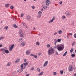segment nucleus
<instances>
[{"mask_svg": "<svg viewBox=\"0 0 76 76\" xmlns=\"http://www.w3.org/2000/svg\"><path fill=\"white\" fill-rule=\"evenodd\" d=\"M48 55H51L52 54L54 53V50L53 49H51L49 50L48 51Z\"/></svg>", "mask_w": 76, "mask_h": 76, "instance_id": "nucleus-1", "label": "nucleus"}, {"mask_svg": "<svg viewBox=\"0 0 76 76\" xmlns=\"http://www.w3.org/2000/svg\"><path fill=\"white\" fill-rule=\"evenodd\" d=\"M62 47L61 46H59L57 47V49L59 51H63V50L64 48V45H62Z\"/></svg>", "mask_w": 76, "mask_h": 76, "instance_id": "nucleus-2", "label": "nucleus"}, {"mask_svg": "<svg viewBox=\"0 0 76 76\" xmlns=\"http://www.w3.org/2000/svg\"><path fill=\"white\" fill-rule=\"evenodd\" d=\"M19 34L20 37L22 38H24L25 37V35L23 34V30H20L19 32Z\"/></svg>", "mask_w": 76, "mask_h": 76, "instance_id": "nucleus-3", "label": "nucleus"}, {"mask_svg": "<svg viewBox=\"0 0 76 76\" xmlns=\"http://www.w3.org/2000/svg\"><path fill=\"white\" fill-rule=\"evenodd\" d=\"M73 65H70L68 67V70L70 72H72L73 70Z\"/></svg>", "mask_w": 76, "mask_h": 76, "instance_id": "nucleus-4", "label": "nucleus"}, {"mask_svg": "<svg viewBox=\"0 0 76 76\" xmlns=\"http://www.w3.org/2000/svg\"><path fill=\"white\" fill-rule=\"evenodd\" d=\"M65 14L66 16H67L69 17L70 15H71V13H70V12L69 11H66L65 12Z\"/></svg>", "mask_w": 76, "mask_h": 76, "instance_id": "nucleus-5", "label": "nucleus"}, {"mask_svg": "<svg viewBox=\"0 0 76 76\" xmlns=\"http://www.w3.org/2000/svg\"><path fill=\"white\" fill-rule=\"evenodd\" d=\"M14 46H15V45H14V44H13L11 45V47L9 49V50L10 51H12V49H13V47Z\"/></svg>", "mask_w": 76, "mask_h": 76, "instance_id": "nucleus-6", "label": "nucleus"}, {"mask_svg": "<svg viewBox=\"0 0 76 76\" xmlns=\"http://www.w3.org/2000/svg\"><path fill=\"white\" fill-rule=\"evenodd\" d=\"M30 54L31 52L29 50H27L26 52V54L27 56L29 55Z\"/></svg>", "mask_w": 76, "mask_h": 76, "instance_id": "nucleus-7", "label": "nucleus"}, {"mask_svg": "<svg viewBox=\"0 0 76 76\" xmlns=\"http://www.w3.org/2000/svg\"><path fill=\"white\" fill-rule=\"evenodd\" d=\"M47 64H48V61H47L45 62L43 65V67H45L47 66Z\"/></svg>", "mask_w": 76, "mask_h": 76, "instance_id": "nucleus-8", "label": "nucleus"}, {"mask_svg": "<svg viewBox=\"0 0 76 76\" xmlns=\"http://www.w3.org/2000/svg\"><path fill=\"white\" fill-rule=\"evenodd\" d=\"M26 18L27 20H29L31 19V16L29 15H27L26 16Z\"/></svg>", "mask_w": 76, "mask_h": 76, "instance_id": "nucleus-9", "label": "nucleus"}, {"mask_svg": "<svg viewBox=\"0 0 76 76\" xmlns=\"http://www.w3.org/2000/svg\"><path fill=\"white\" fill-rule=\"evenodd\" d=\"M54 20H55V17H53L52 19L49 22V23H51V22H53Z\"/></svg>", "mask_w": 76, "mask_h": 76, "instance_id": "nucleus-10", "label": "nucleus"}, {"mask_svg": "<svg viewBox=\"0 0 76 76\" xmlns=\"http://www.w3.org/2000/svg\"><path fill=\"white\" fill-rule=\"evenodd\" d=\"M20 58H18L15 61V63H18V62H19L20 61Z\"/></svg>", "mask_w": 76, "mask_h": 76, "instance_id": "nucleus-11", "label": "nucleus"}, {"mask_svg": "<svg viewBox=\"0 0 76 76\" xmlns=\"http://www.w3.org/2000/svg\"><path fill=\"white\" fill-rule=\"evenodd\" d=\"M30 56H32L33 57H34V58H37V57H38V56H37V55H34L33 54H30Z\"/></svg>", "mask_w": 76, "mask_h": 76, "instance_id": "nucleus-12", "label": "nucleus"}, {"mask_svg": "<svg viewBox=\"0 0 76 76\" xmlns=\"http://www.w3.org/2000/svg\"><path fill=\"white\" fill-rule=\"evenodd\" d=\"M22 24H23V26H24L25 28H28V26H27V25L26 24H25L24 22H23L22 23Z\"/></svg>", "mask_w": 76, "mask_h": 76, "instance_id": "nucleus-13", "label": "nucleus"}, {"mask_svg": "<svg viewBox=\"0 0 76 76\" xmlns=\"http://www.w3.org/2000/svg\"><path fill=\"white\" fill-rule=\"evenodd\" d=\"M9 6H10L9 4H7L5 5V7L7 8H8V7H9Z\"/></svg>", "mask_w": 76, "mask_h": 76, "instance_id": "nucleus-14", "label": "nucleus"}, {"mask_svg": "<svg viewBox=\"0 0 76 76\" xmlns=\"http://www.w3.org/2000/svg\"><path fill=\"white\" fill-rule=\"evenodd\" d=\"M45 4L46 6H49V5H50V3L47 0L45 1Z\"/></svg>", "mask_w": 76, "mask_h": 76, "instance_id": "nucleus-15", "label": "nucleus"}, {"mask_svg": "<svg viewBox=\"0 0 76 76\" xmlns=\"http://www.w3.org/2000/svg\"><path fill=\"white\" fill-rule=\"evenodd\" d=\"M8 28H9V27L8 26H6L4 27V29L5 30H7V29H8Z\"/></svg>", "mask_w": 76, "mask_h": 76, "instance_id": "nucleus-16", "label": "nucleus"}, {"mask_svg": "<svg viewBox=\"0 0 76 76\" xmlns=\"http://www.w3.org/2000/svg\"><path fill=\"white\" fill-rule=\"evenodd\" d=\"M36 45H38V46H39V45H40V43H39V42H36Z\"/></svg>", "mask_w": 76, "mask_h": 76, "instance_id": "nucleus-17", "label": "nucleus"}, {"mask_svg": "<svg viewBox=\"0 0 76 76\" xmlns=\"http://www.w3.org/2000/svg\"><path fill=\"white\" fill-rule=\"evenodd\" d=\"M7 49L6 48H2L1 49H0L1 51H5Z\"/></svg>", "mask_w": 76, "mask_h": 76, "instance_id": "nucleus-18", "label": "nucleus"}, {"mask_svg": "<svg viewBox=\"0 0 76 76\" xmlns=\"http://www.w3.org/2000/svg\"><path fill=\"white\" fill-rule=\"evenodd\" d=\"M21 45L23 47L25 46V42H23L21 43Z\"/></svg>", "mask_w": 76, "mask_h": 76, "instance_id": "nucleus-19", "label": "nucleus"}, {"mask_svg": "<svg viewBox=\"0 0 76 76\" xmlns=\"http://www.w3.org/2000/svg\"><path fill=\"white\" fill-rule=\"evenodd\" d=\"M23 65H24V66H27V65H28V63L27 62H25L23 63Z\"/></svg>", "mask_w": 76, "mask_h": 76, "instance_id": "nucleus-20", "label": "nucleus"}, {"mask_svg": "<svg viewBox=\"0 0 76 76\" xmlns=\"http://www.w3.org/2000/svg\"><path fill=\"white\" fill-rule=\"evenodd\" d=\"M11 64V63H10V62H8L7 64V66H10Z\"/></svg>", "mask_w": 76, "mask_h": 76, "instance_id": "nucleus-21", "label": "nucleus"}, {"mask_svg": "<svg viewBox=\"0 0 76 76\" xmlns=\"http://www.w3.org/2000/svg\"><path fill=\"white\" fill-rule=\"evenodd\" d=\"M44 73V72H42L38 74V75L39 76H41Z\"/></svg>", "mask_w": 76, "mask_h": 76, "instance_id": "nucleus-22", "label": "nucleus"}, {"mask_svg": "<svg viewBox=\"0 0 76 76\" xmlns=\"http://www.w3.org/2000/svg\"><path fill=\"white\" fill-rule=\"evenodd\" d=\"M5 53H6V54H8L9 53V50H6V49L5 50Z\"/></svg>", "mask_w": 76, "mask_h": 76, "instance_id": "nucleus-23", "label": "nucleus"}, {"mask_svg": "<svg viewBox=\"0 0 76 76\" xmlns=\"http://www.w3.org/2000/svg\"><path fill=\"white\" fill-rule=\"evenodd\" d=\"M58 33L59 34H62V30H60L58 31Z\"/></svg>", "mask_w": 76, "mask_h": 76, "instance_id": "nucleus-24", "label": "nucleus"}, {"mask_svg": "<svg viewBox=\"0 0 76 76\" xmlns=\"http://www.w3.org/2000/svg\"><path fill=\"white\" fill-rule=\"evenodd\" d=\"M13 26L14 27V28H18V26L16 25V24H14Z\"/></svg>", "mask_w": 76, "mask_h": 76, "instance_id": "nucleus-25", "label": "nucleus"}, {"mask_svg": "<svg viewBox=\"0 0 76 76\" xmlns=\"http://www.w3.org/2000/svg\"><path fill=\"white\" fill-rule=\"evenodd\" d=\"M47 48H50V45L49 44H47Z\"/></svg>", "mask_w": 76, "mask_h": 76, "instance_id": "nucleus-26", "label": "nucleus"}, {"mask_svg": "<svg viewBox=\"0 0 76 76\" xmlns=\"http://www.w3.org/2000/svg\"><path fill=\"white\" fill-rule=\"evenodd\" d=\"M54 41H55V45H56V44H57V39H54Z\"/></svg>", "mask_w": 76, "mask_h": 76, "instance_id": "nucleus-27", "label": "nucleus"}, {"mask_svg": "<svg viewBox=\"0 0 76 76\" xmlns=\"http://www.w3.org/2000/svg\"><path fill=\"white\" fill-rule=\"evenodd\" d=\"M67 53V51H66L65 52V53H64L63 55V56H66V54Z\"/></svg>", "mask_w": 76, "mask_h": 76, "instance_id": "nucleus-28", "label": "nucleus"}, {"mask_svg": "<svg viewBox=\"0 0 76 76\" xmlns=\"http://www.w3.org/2000/svg\"><path fill=\"white\" fill-rule=\"evenodd\" d=\"M4 37L1 36L0 37V40H1V39H4Z\"/></svg>", "mask_w": 76, "mask_h": 76, "instance_id": "nucleus-29", "label": "nucleus"}, {"mask_svg": "<svg viewBox=\"0 0 76 76\" xmlns=\"http://www.w3.org/2000/svg\"><path fill=\"white\" fill-rule=\"evenodd\" d=\"M74 50H73V48H71L70 50V52L71 53H73V52Z\"/></svg>", "mask_w": 76, "mask_h": 76, "instance_id": "nucleus-30", "label": "nucleus"}, {"mask_svg": "<svg viewBox=\"0 0 76 76\" xmlns=\"http://www.w3.org/2000/svg\"><path fill=\"white\" fill-rule=\"evenodd\" d=\"M37 17L38 18H40V17H41V14H39L37 16Z\"/></svg>", "mask_w": 76, "mask_h": 76, "instance_id": "nucleus-31", "label": "nucleus"}, {"mask_svg": "<svg viewBox=\"0 0 76 76\" xmlns=\"http://www.w3.org/2000/svg\"><path fill=\"white\" fill-rule=\"evenodd\" d=\"M71 56L72 57H75V55L74 54H72Z\"/></svg>", "mask_w": 76, "mask_h": 76, "instance_id": "nucleus-32", "label": "nucleus"}, {"mask_svg": "<svg viewBox=\"0 0 76 76\" xmlns=\"http://www.w3.org/2000/svg\"><path fill=\"white\" fill-rule=\"evenodd\" d=\"M62 19L63 20H64V19H66V16H64V15L62 16Z\"/></svg>", "mask_w": 76, "mask_h": 76, "instance_id": "nucleus-33", "label": "nucleus"}, {"mask_svg": "<svg viewBox=\"0 0 76 76\" xmlns=\"http://www.w3.org/2000/svg\"><path fill=\"white\" fill-rule=\"evenodd\" d=\"M10 8L11 9H14V7L13 6H11L10 7Z\"/></svg>", "mask_w": 76, "mask_h": 76, "instance_id": "nucleus-34", "label": "nucleus"}, {"mask_svg": "<svg viewBox=\"0 0 76 76\" xmlns=\"http://www.w3.org/2000/svg\"><path fill=\"white\" fill-rule=\"evenodd\" d=\"M76 44V42H73V43H72V46H73V45H75V44Z\"/></svg>", "mask_w": 76, "mask_h": 76, "instance_id": "nucleus-35", "label": "nucleus"}, {"mask_svg": "<svg viewBox=\"0 0 76 76\" xmlns=\"http://www.w3.org/2000/svg\"><path fill=\"white\" fill-rule=\"evenodd\" d=\"M60 73L61 74L63 75V70L60 71Z\"/></svg>", "mask_w": 76, "mask_h": 76, "instance_id": "nucleus-36", "label": "nucleus"}, {"mask_svg": "<svg viewBox=\"0 0 76 76\" xmlns=\"http://www.w3.org/2000/svg\"><path fill=\"white\" fill-rule=\"evenodd\" d=\"M60 4H61V6H62V4H63V3L62 2V1H61L59 2Z\"/></svg>", "mask_w": 76, "mask_h": 76, "instance_id": "nucleus-37", "label": "nucleus"}, {"mask_svg": "<svg viewBox=\"0 0 76 76\" xmlns=\"http://www.w3.org/2000/svg\"><path fill=\"white\" fill-rule=\"evenodd\" d=\"M38 14H40L41 15V14H42V12L41 11H39L38 12Z\"/></svg>", "mask_w": 76, "mask_h": 76, "instance_id": "nucleus-38", "label": "nucleus"}, {"mask_svg": "<svg viewBox=\"0 0 76 76\" xmlns=\"http://www.w3.org/2000/svg\"><path fill=\"white\" fill-rule=\"evenodd\" d=\"M53 35H56L57 34V32H55L53 33Z\"/></svg>", "mask_w": 76, "mask_h": 76, "instance_id": "nucleus-39", "label": "nucleus"}, {"mask_svg": "<svg viewBox=\"0 0 76 76\" xmlns=\"http://www.w3.org/2000/svg\"><path fill=\"white\" fill-rule=\"evenodd\" d=\"M37 71H38V72H40V69L39 68H37Z\"/></svg>", "mask_w": 76, "mask_h": 76, "instance_id": "nucleus-40", "label": "nucleus"}, {"mask_svg": "<svg viewBox=\"0 0 76 76\" xmlns=\"http://www.w3.org/2000/svg\"><path fill=\"white\" fill-rule=\"evenodd\" d=\"M61 39H58L57 41V42H60V41H61Z\"/></svg>", "mask_w": 76, "mask_h": 76, "instance_id": "nucleus-41", "label": "nucleus"}, {"mask_svg": "<svg viewBox=\"0 0 76 76\" xmlns=\"http://www.w3.org/2000/svg\"><path fill=\"white\" fill-rule=\"evenodd\" d=\"M71 24L72 25H74V24L75 25V23L73 21L72 22Z\"/></svg>", "mask_w": 76, "mask_h": 76, "instance_id": "nucleus-42", "label": "nucleus"}, {"mask_svg": "<svg viewBox=\"0 0 76 76\" xmlns=\"http://www.w3.org/2000/svg\"><path fill=\"white\" fill-rule=\"evenodd\" d=\"M53 75H57V73H56V72H53Z\"/></svg>", "mask_w": 76, "mask_h": 76, "instance_id": "nucleus-43", "label": "nucleus"}, {"mask_svg": "<svg viewBox=\"0 0 76 76\" xmlns=\"http://www.w3.org/2000/svg\"><path fill=\"white\" fill-rule=\"evenodd\" d=\"M20 67L21 68H23V64H21V66H20Z\"/></svg>", "mask_w": 76, "mask_h": 76, "instance_id": "nucleus-44", "label": "nucleus"}, {"mask_svg": "<svg viewBox=\"0 0 76 76\" xmlns=\"http://www.w3.org/2000/svg\"><path fill=\"white\" fill-rule=\"evenodd\" d=\"M43 8H44V9H47V7H48L47 6H45V7H43Z\"/></svg>", "mask_w": 76, "mask_h": 76, "instance_id": "nucleus-45", "label": "nucleus"}, {"mask_svg": "<svg viewBox=\"0 0 76 76\" xmlns=\"http://www.w3.org/2000/svg\"><path fill=\"white\" fill-rule=\"evenodd\" d=\"M23 15H24V14H23V13L21 14V17H23Z\"/></svg>", "mask_w": 76, "mask_h": 76, "instance_id": "nucleus-46", "label": "nucleus"}, {"mask_svg": "<svg viewBox=\"0 0 76 76\" xmlns=\"http://www.w3.org/2000/svg\"><path fill=\"white\" fill-rule=\"evenodd\" d=\"M74 37L75 38H76V33L74 34Z\"/></svg>", "mask_w": 76, "mask_h": 76, "instance_id": "nucleus-47", "label": "nucleus"}, {"mask_svg": "<svg viewBox=\"0 0 76 76\" xmlns=\"http://www.w3.org/2000/svg\"><path fill=\"white\" fill-rule=\"evenodd\" d=\"M55 53H56V54H57V55H58V52H57V50L56 51Z\"/></svg>", "mask_w": 76, "mask_h": 76, "instance_id": "nucleus-48", "label": "nucleus"}, {"mask_svg": "<svg viewBox=\"0 0 76 76\" xmlns=\"http://www.w3.org/2000/svg\"><path fill=\"white\" fill-rule=\"evenodd\" d=\"M32 8L33 9H34L35 8V6H32Z\"/></svg>", "mask_w": 76, "mask_h": 76, "instance_id": "nucleus-49", "label": "nucleus"}, {"mask_svg": "<svg viewBox=\"0 0 76 76\" xmlns=\"http://www.w3.org/2000/svg\"><path fill=\"white\" fill-rule=\"evenodd\" d=\"M19 41H23V39L22 38H20L19 39Z\"/></svg>", "mask_w": 76, "mask_h": 76, "instance_id": "nucleus-50", "label": "nucleus"}, {"mask_svg": "<svg viewBox=\"0 0 76 76\" xmlns=\"http://www.w3.org/2000/svg\"><path fill=\"white\" fill-rule=\"evenodd\" d=\"M23 69H24L23 68H21V70L22 71H23Z\"/></svg>", "mask_w": 76, "mask_h": 76, "instance_id": "nucleus-51", "label": "nucleus"}, {"mask_svg": "<svg viewBox=\"0 0 76 76\" xmlns=\"http://www.w3.org/2000/svg\"><path fill=\"white\" fill-rule=\"evenodd\" d=\"M46 1L50 4V0H46Z\"/></svg>", "mask_w": 76, "mask_h": 76, "instance_id": "nucleus-52", "label": "nucleus"}, {"mask_svg": "<svg viewBox=\"0 0 76 76\" xmlns=\"http://www.w3.org/2000/svg\"><path fill=\"white\" fill-rule=\"evenodd\" d=\"M27 61V60H26V59H24V62H26Z\"/></svg>", "mask_w": 76, "mask_h": 76, "instance_id": "nucleus-53", "label": "nucleus"}, {"mask_svg": "<svg viewBox=\"0 0 76 76\" xmlns=\"http://www.w3.org/2000/svg\"><path fill=\"white\" fill-rule=\"evenodd\" d=\"M38 35H39V36H41V35H42L41 34L39 33L38 34Z\"/></svg>", "mask_w": 76, "mask_h": 76, "instance_id": "nucleus-54", "label": "nucleus"}, {"mask_svg": "<svg viewBox=\"0 0 76 76\" xmlns=\"http://www.w3.org/2000/svg\"><path fill=\"white\" fill-rule=\"evenodd\" d=\"M41 53H38V56H41Z\"/></svg>", "mask_w": 76, "mask_h": 76, "instance_id": "nucleus-55", "label": "nucleus"}, {"mask_svg": "<svg viewBox=\"0 0 76 76\" xmlns=\"http://www.w3.org/2000/svg\"><path fill=\"white\" fill-rule=\"evenodd\" d=\"M13 20H16V18H13Z\"/></svg>", "mask_w": 76, "mask_h": 76, "instance_id": "nucleus-56", "label": "nucleus"}, {"mask_svg": "<svg viewBox=\"0 0 76 76\" xmlns=\"http://www.w3.org/2000/svg\"><path fill=\"white\" fill-rule=\"evenodd\" d=\"M29 76V74H26L25 76Z\"/></svg>", "mask_w": 76, "mask_h": 76, "instance_id": "nucleus-57", "label": "nucleus"}, {"mask_svg": "<svg viewBox=\"0 0 76 76\" xmlns=\"http://www.w3.org/2000/svg\"><path fill=\"white\" fill-rule=\"evenodd\" d=\"M2 46H3L2 45H0V47H2Z\"/></svg>", "mask_w": 76, "mask_h": 76, "instance_id": "nucleus-58", "label": "nucleus"}, {"mask_svg": "<svg viewBox=\"0 0 76 76\" xmlns=\"http://www.w3.org/2000/svg\"><path fill=\"white\" fill-rule=\"evenodd\" d=\"M2 53L3 54H5V52L4 51Z\"/></svg>", "mask_w": 76, "mask_h": 76, "instance_id": "nucleus-59", "label": "nucleus"}, {"mask_svg": "<svg viewBox=\"0 0 76 76\" xmlns=\"http://www.w3.org/2000/svg\"><path fill=\"white\" fill-rule=\"evenodd\" d=\"M31 70H34V67H33L32 68H31Z\"/></svg>", "mask_w": 76, "mask_h": 76, "instance_id": "nucleus-60", "label": "nucleus"}, {"mask_svg": "<svg viewBox=\"0 0 76 76\" xmlns=\"http://www.w3.org/2000/svg\"><path fill=\"white\" fill-rule=\"evenodd\" d=\"M70 34V35H72L73 34H72V33H69Z\"/></svg>", "mask_w": 76, "mask_h": 76, "instance_id": "nucleus-61", "label": "nucleus"}, {"mask_svg": "<svg viewBox=\"0 0 76 76\" xmlns=\"http://www.w3.org/2000/svg\"><path fill=\"white\" fill-rule=\"evenodd\" d=\"M74 76H76V74L75 73L74 74Z\"/></svg>", "mask_w": 76, "mask_h": 76, "instance_id": "nucleus-62", "label": "nucleus"}, {"mask_svg": "<svg viewBox=\"0 0 76 76\" xmlns=\"http://www.w3.org/2000/svg\"><path fill=\"white\" fill-rule=\"evenodd\" d=\"M33 29V30H35V27H34Z\"/></svg>", "mask_w": 76, "mask_h": 76, "instance_id": "nucleus-63", "label": "nucleus"}, {"mask_svg": "<svg viewBox=\"0 0 76 76\" xmlns=\"http://www.w3.org/2000/svg\"><path fill=\"white\" fill-rule=\"evenodd\" d=\"M66 38H69V36L67 35H66Z\"/></svg>", "mask_w": 76, "mask_h": 76, "instance_id": "nucleus-64", "label": "nucleus"}]
</instances>
